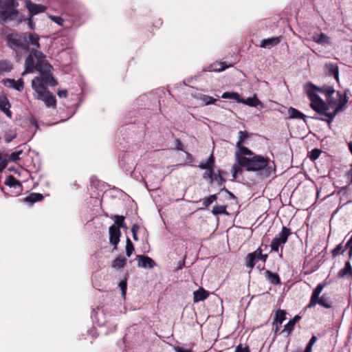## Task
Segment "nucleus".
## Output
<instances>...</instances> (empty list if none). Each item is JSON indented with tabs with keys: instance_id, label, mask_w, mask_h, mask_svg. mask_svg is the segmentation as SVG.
Listing matches in <instances>:
<instances>
[{
	"instance_id": "obj_1",
	"label": "nucleus",
	"mask_w": 352,
	"mask_h": 352,
	"mask_svg": "<svg viewBox=\"0 0 352 352\" xmlns=\"http://www.w3.org/2000/svg\"><path fill=\"white\" fill-rule=\"evenodd\" d=\"M24 66L25 69L21 74L23 76L35 71L40 74L32 80V87L36 94L35 98L43 101L49 107H55V97L47 90L46 85L54 87L57 82L52 76V66L47 60L46 56L41 50L33 48L32 53L26 57Z\"/></svg>"
},
{
	"instance_id": "obj_2",
	"label": "nucleus",
	"mask_w": 352,
	"mask_h": 352,
	"mask_svg": "<svg viewBox=\"0 0 352 352\" xmlns=\"http://www.w3.org/2000/svg\"><path fill=\"white\" fill-rule=\"evenodd\" d=\"M305 91L311 101V109L324 116L325 118L321 120L329 124L348 102L345 93L340 91L336 93L333 87L330 85L317 87L311 82H307L305 85Z\"/></svg>"
},
{
	"instance_id": "obj_3",
	"label": "nucleus",
	"mask_w": 352,
	"mask_h": 352,
	"mask_svg": "<svg viewBox=\"0 0 352 352\" xmlns=\"http://www.w3.org/2000/svg\"><path fill=\"white\" fill-rule=\"evenodd\" d=\"M39 40V36L35 32L12 33L6 36L8 45L16 52L17 56L22 52L25 53L30 52L29 54H30L33 48L39 50L41 48Z\"/></svg>"
},
{
	"instance_id": "obj_4",
	"label": "nucleus",
	"mask_w": 352,
	"mask_h": 352,
	"mask_svg": "<svg viewBox=\"0 0 352 352\" xmlns=\"http://www.w3.org/2000/svg\"><path fill=\"white\" fill-rule=\"evenodd\" d=\"M235 160L247 171L263 170L266 177L272 172V168L269 166L270 160L263 155H254L253 152L252 155L242 154L235 157Z\"/></svg>"
},
{
	"instance_id": "obj_5",
	"label": "nucleus",
	"mask_w": 352,
	"mask_h": 352,
	"mask_svg": "<svg viewBox=\"0 0 352 352\" xmlns=\"http://www.w3.org/2000/svg\"><path fill=\"white\" fill-rule=\"evenodd\" d=\"M325 285L324 283H319L314 289L309 304L307 308H313L316 305H319L324 308L329 309L332 307L333 302L331 298L326 294L320 296Z\"/></svg>"
},
{
	"instance_id": "obj_6",
	"label": "nucleus",
	"mask_w": 352,
	"mask_h": 352,
	"mask_svg": "<svg viewBox=\"0 0 352 352\" xmlns=\"http://www.w3.org/2000/svg\"><path fill=\"white\" fill-rule=\"evenodd\" d=\"M18 5L16 0H3L0 5V20L6 22L16 19L19 14L16 9Z\"/></svg>"
},
{
	"instance_id": "obj_7",
	"label": "nucleus",
	"mask_w": 352,
	"mask_h": 352,
	"mask_svg": "<svg viewBox=\"0 0 352 352\" xmlns=\"http://www.w3.org/2000/svg\"><path fill=\"white\" fill-rule=\"evenodd\" d=\"M291 233L289 228L283 226L281 232L272 239L270 245L271 250L278 252L279 247L283 245L287 241L288 237Z\"/></svg>"
},
{
	"instance_id": "obj_8",
	"label": "nucleus",
	"mask_w": 352,
	"mask_h": 352,
	"mask_svg": "<svg viewBox=\"0 0 352 352\" xmlns=\"http://www.w3.org/2000/svg\"><path fill=\"white\" fill-rule=\"evenodd\" d=\"M248 138V133L245 131H240L239 132V140L236 142V146L237 148V150L235 152V157L242 155L245 154L247 155H252V151L250 150L248 148L243 146V144L244 143V141L245 139Z\"/></svg>"
},
{
	"instance_id": "obj_9",
	"label": "nucleus",
	"mask_w": 352,
	"mask_h": 352,
	"mask_svg": "<svg viewBox=\"0 0 352 352\" xmlns=\"http://www.w3.org/2000/svg\"><path fill=\"white\" fill-rule=\"evenodd\" d=\"M109 243L113 245V250L117 249V246L120 242V238L121 236V231L116 226L112 225L109 228Z\"/></svg>"
},
{
	"instance_id": "obj_10",
	"label": "nucleus",
	"mask_w": 352,
	"mask_h": 352,
	"mask_svg": "<svg viewBox=\"0 0 352 352\" xmlns=\"http://www.w3.org/2000/svg\"><path fill=\"white\" fill-rule=\"evenodd\" d=\"M136 260L138 261V266L143 268L151 269L156 265L151 258L145 255H138Z\"/></svg>"
},
{
	"instance_id": "obj_11",
	"label": "nucleus",
	"mask_w": 352,
	"mask_h": 352,
	"mask_svg": "<svg viewBox=\"0 0 352 352\" xmlns=\"http://www.w3.org/2000/svg\"><path fill=\"white\" fill-rule=\"evenodd\" d=\"M25 6L30 13V16H32L34 14L43 12L45 10V7L41 4H36L32 3L31 1H25Z\"/></svg>"
},
{
	"instance_id": "obj_12",
	"label": "nucleus",
	"mask_w": 352,
	"mask_h": 352,
	"mask_svg": "<svg viewBox=\"0 0 352 352\" xmlns=\"http://www.w3.org/2000/svg\"><path fill=\"white\" fill-rule=\"evenodd\" d=\"M5 85L10 87L14 89L19 91H21L24 89V82L22 78H19V80H16L14 79H9L5 80L4 82Z\"/></svg>"
},
{
	"instance_id": "obj_13",
	"label": "nucleus",
	"mask_w": 352,
	"mask_h": 352,
	"mask_svg": "<svg viewBox=\"0 0 352 352\" xmlns=\"http://www.w3.org/2000/svg\"><path fill=\"white\" fill-rule=\"evenodd\" d=\"M11 105L8 99L5 96H0V109L9 118L12 117V112L10 110Z\"/></svg>"
},
{
	"instance_id": "obj_14",
	"label": "nucleus",
	"mask_w": 352,
	"mask_h": 352,
	"mask_svg": "<svg viewBox=\"0 0 352 352\" xmlns=\"http://www.w3.org/2000/svg\"><path fill=\"white\" fill-rule=\"evenodd\" d=\"M324 67L327 73L329 76H333L337 82L339 80V70L337 64L328 63H326Z\"/></svg>"
},
{
	"instance_id": "obj_15",
	"label": "nucleus",
	"mask_w": 352,
	"mask_h": 352,
	"mask_svg": "<svg viewBox=\"0 0 352 352\" xmlns=\"http://www.w3.org/2000/svg\"><path fill=\"white\" fill-rule=\"evenodd\" d=\"M259 260L257 250H256L254 252L249 253L246 257H245V265L252 269L256 261Z\"/></svg>"
},
{
	"instance_id": "obj_16",
	"label": "nucleus",
	"mask_w": 352,
	"mask_h": 352,
	"mask_svg": "<svg viewBox=\"0 0 352 352\" xmlns=\"http://www.w3.org/2000/svg\"><path fill=\"white\" fill-rule=\"evenodd\" d=\"M5 184L10 187L15 188L17 192H20L22 190L21 182L17 180L13 175H9L7 177Z\"/></svg>"
},
{
	"instance_id": "obj_17",
	"label": "nucleus",
	"mask_w": 352,
	"mask_h": 352,
	"mask_svg": "<svg viewBox=\"0 0 352 352\" xmlns=\"http://www.w3.org/2000/svg\"><path fill=\"white\" fill-rule=\"evenodd\" d=\"M280 42V37H272L263 39L261 42L260 46L263 48L270 47L277 45Z\"/></svg>"
},
{
	"instance_id": "obj_18",
	"label": "nucleus",
	"mask_w": 352,
	"mask_h": 352,
	"mask_svg": "<svg viewBox=\"0 0 352 352\" xmlns=\"http://www.w3.org/2000/svg\"><path fill=\"white\" fill-rule=\"evenodd\" d=\"M208 296V292L203 288H199L193 292V300L195 302L204 300Z\"/></svg>"
},
{
	"instance_id": "obj_19",
	"label": "nucleus",
	"mask_w": 352,
	"mask_h": 352,
	"mask_svg": "<svg viewBox=\"0 0 352 352\" xmlns=\"http://www.w3.org/2000/svg\"><path fill=\"white\" fill-rule=\"evenodd\" d=\"M110 218L114 221V226L118 227L119 230L120 228L127 229V226L124 221L125 217L124 216L115 214L111 215Z\"/></svg>"
},
{
	"instance_id": "obj_20",
	"label": "nucleus",
	"mask_w": 352,
	"mask_h": 352,
	"mask_svg": "<svg viewBox=\"0 0 352 352\" xmlns=\"http://www.w3.org/2000/svg\"><path fill=\"white\" fill-rule=\"evenodd\" d=\"M265 277L270 283L276 285L280 284V279L278 274L273 273L270 270H267L265 271Z\"/></svg>"
},
{
	"instance_id": "obj_21",
	"label": "nucleus",
	"mask_w": 352,
	"mask_h": 352,
	"mask_svg": "<svg viewBox=\"0 0 352 352\" xmlns=\"http://www.w3.org/2000/svg\"><path fill=\"white\" fill-rule=\"evenodd\" d=\"M214 162H215V159H214L213 154L212 153L209 156V157L208 158V160L206 162H201L199 164V167L203 170L204 169H214Z\"/></svg>"
},
{
	"instance_id": "obj_22",
	"label": "nucleus",
	"mask_w": 352,
	"mask_h": 352,
	"mask_svg": "<svg viewBox=\"0 0 352 352\" xmlns=\"http://www.w3.org/2000/svg\"><path fill=\"white\" fill-rule=\"evenodd\" d=\"M43 195L41 193L32 192L30 195L24 198V201L30 204H34L36 201L43 200Z\"/></svg>"
},
{
	"instance_id": "obj_23",
	"label": "nucleus",
	"mask_w": 352,
	"mask_h": 352,
	"mask_svg": "<svg viewBox=\"0 0 352 352\" xmlns=\"http://www.w3.org/2000/svg\"><path fill=\"white\" fill-rule=\"evenodd\" d=\"M312 39L314 42L321 45L330 43L329 38L323 33L314 34Z\"/></svg>"
},
{
	"instance_id": "obj_24",
	"label": "nucleus",
	"mask_w": 352,
	"mask_h": 352,
	"mask_svg": "<svg viewBox=\"0 0 352 352\" xmlns=\"http://www.w3.org/2000/svg\"><path fill=\"white\" fill-rule=\"evenodd\" d=\"M288 114L292 119H302L305 121L306 116L295 108L289 107L288 109Z\"/></svg>"
},
{
	"instance_id": "obj_25",
	"label": "nucleus",
	"mask_w": 352,
	"mask_h": 352,
	"mask_svg": "<svg viewBox=\"0 0 352 352\" xmlns=\"http://www.w3.org/2000/svg\"><path fill=\"white\" fill-rule=\"evenodd\" d=\"M338 276L340 278L352 276V267L349 261L346 262L344 267L340 270Z\"/></svg>"
},
{
	"instance_id": "obj_26",
	"label": "nucleus",
	"mask_w": 352,
	"mask_h": 352,
	"mask_svg": "<svg viewBox=\"0 0 352 352\" xmlns=\"http://www.w3.org/2000/svg\"><path fill=\"white\" fill-rule=\"evenodd\" d=\"M240 103H243L250 107H256L261 104L260 100L256 97V96H254L252 98H248L247 99L241 98V100H240Z\"/></svg>"
},
{
	"instance_id": "obj_27",
	"label": "nucleus",
	"mask_w": 352,
	"mask_h": 352,
	"mask_svg": "<svg viewBox=\"0 0 352 352\" xmlns=\"http://www.w3.org/2000/svg\"><path fill=\"white\" fill-rule=\"evenodd\" d=\"M126 258L123 256H119L112 261V267L116 269H120L125 266Z\"/></svg>"
},
{
	"instance_id": "obj_28",
	"label": "nucleus",
	"mask_w": 352,
	"mask_h": 352,
	"mask_svg": "<svg viewBox=\"0 0 352 352\" xmlns=\"http://www.w3.org/2000/svg\"><path fill=\"white\" fill-rule=\"evenodd\" d=\"M286 312L284 310L278 309L275 314L273 324H281L285 320Z\"/></svg>"
},
{
	"instance_id": "obj_29",
	"label": "nucleus",
	"mask_w": 352,
	"mask_h": 352,
	"mask_svg": "<svg viewBox=\"0 0 352 352\" xmlns=\"http://www.w3.org/2000/svg\"><path fill=\"white\" fill-rule=\"evenodd\" d=\"M221 98L225 99H232L237 101L238 102H240V100H241L240 95L238 93L234 91L224 92L222 94Z\"/></svg>"
},
{
	"instance_id": "obj_30",
	"label": "nucleus",
	"mask_w": 352,
	"mask_h": 352,
	"mask_svg": "<svg viewBox=\"0 0 352 352\" xmlns=\"http://www.w3.org/2000/svg\"><path fill=\"white\" fill-rule=\"evenodd\" d=\"M215 181L218 186H222L225 182L226 179L223 177V171L219 170L217 173H214L213 182Z\"/></svg>"
},
{
	"instance_id": "obj_31",
	"label": "nucleus",
	"mask_w": 352,
	"mask_h": 352,
	"mask_svg": "<svg viewBox=\"0 0 352 352\" xmlns=\"http://www.w3.org/2000/svg\"><path fill=\"white\" fill-rule=\"evenodd\" d=\"M12 69V64L7 60L0 61V74L4 72H8Z\"/></svg>"
},
{
	"instance_id": "obj_32",
	"label": "nucleus",
	"mask_w": 352,
	"mask_h": 352,
	"mask_svg": "<svg viewBox=\"0 0 352 352\" xmlns=\"http://www.w3.org/2000/svg\"><path fill=\"white\" fill-rule=\"evenodd\" d=\"M212 212L214 215L223 214H228V212L226 210V206L223 205L214 206L212 208Z\"/></svg>"
},
{
	"instance_id": "obj_33",
	"label": "nucleus",
	"mask_w": 352,
	"mask_h": 352,
	"mask_svg": "<svg viewBox=\"0 0 352 352\" xmlns=\"http://www.w3.org/2000/svg\"><path fill=\"white\" fill-rule=\"evenodd\" d=\"M199 100L201 101H202L205 105H209L211 104H214L215 102V101L217 100V99L213 98L212 97H211L210 96L204 95V94L200 95Z\"/></svg>"
},
{
	"instance_id": "obj_34",
	"label": "nucleus",
	"mask_w": 352,
	"mask_h": 352,
	"mask_svg": "<svg viewBox=\"0 0 352 352\" xmlns=\"http://www.w3.org/2000/svg\"><path fill=\"white\" fill-rule=\"evenodd\" d=\"M206 171L203 174V178L208 180L210 184L213 182V175L214 173V169H205Z\"/></svg>"
},
{
	"instance_id": "obj_35",
	"label": "nucleus",
	"mask_w": 352,
	"mask_h": 352,
	"mask_svg": "<svg viewBox=\"0 0 352 352\" xmlns=\"http://www.w3.org/2000/svg\"><path fill=\"white\" fill-rule=\"evenodd\" d=\"M134 250V246L129 238L126 239V254L128 257L131 256Z\"/></svg>"
},
{
	"instance_id": "obj_36",
	"label": "nucleus",
	"mask_w": 352,
	"mask_h": 352,
	"mask_svg": "<svg viewBox=\"0 0 352 352\" xmlns=\"http://www.w3.org/2000/svg\"><path fill=\"white\" fill-rule=\"evenodd\" d=\"M217 199V195H211L209 197L204 199L203 201V205L205 207H208L210 205H211L214 201H215Z\"/></svg>"
},
{
	"instance_id": "obj_37",
	"label": "nucleus",
	"mask_w": 352,
	"mask_h": 352,
	"mask_svg": "<svg viewBox=\"0 0 352 352\" xmlns=\"http://www.w3.org/2000/svg\"><path fill=\"white\" fill-rule=\"evenodd\" d=\"M320 154H321V151L320 149L314 148L311 151V152L309 155V158L311 160L314 161L319 157Z\"/></svg>"
},
{
	"instance_id": "obj_38",
	"label": "nucleus",
	"mask_w": 352,
	"mask_h": 352,
	"mask_svg": "<svg viewBox=\"0 0 352 352\" xmlns=\"http://www.w3.org/2000/svg\"><path fill=\"white\" fill-rule=\"evenodd\" d=\"M22 153V151H19L16 152H13L10 154L9 157V160L11 162H16L20 159V155Z\"/></svg>"
},
{
	"instance_id": "obj_39",
	"label": "nucleus",
	"mask_w": 352,
	"mask_h": 352,
	"mask_svg": "<svg viewBox=\"0 0 352 352\" xmlns=\"http://www.w3.org/2000/svg\"><path fill=\"white\" fill-rule=\"evenodd\" d=\"M294 324L289 320L284 327L283 331H285L287 333V334H290V333L293 331L294 327Z\"/></svg>"
},
{
	"instance_id": "obj_40",
	"label": "nucleus",
	"mask_w": 352,
	"mask_h": 352,
	"mask_svg": "<svg viewBox=\"0 0 352 352\" xmlns=\"http://www.w3.org/2000/svg\"><path fill=\"white\" fill-rule=\"evenodd\" d=\"M139 229H140V226L137 224L133 225V226L131 228V232L133 234V238L135 241L138 240V232Z\"/></svg>"
},
{
	"instance_id": "obj_41",
	"label": "nucleus",
	"mask_w": 352,
	"mask_h": 352,
	"mask_svg": "<svg viewBox=\"0 0 352 352\" xmlns=\"http://www.w3.org/2000/svg\"><path fill=\"white\" fill-rule=\"evenodd\" d=\"M344 248L349 249V257L351 259L352 258V236L346 242Z\"/></svg>"
},
{
	"instance_id": "obj_42",
	"label": "nucleus",
	"mask_w": 352,
	"mask_h": 352,
	"mask_svg": "<svg viewBox=\"0 0 352 352\" xmlns=\"http://www.w3.org/2000/svg\"><path fill=\"white\" fill-rule=\"evenodd\" d=\"M50 19L52 21L55 22L60 26H63L65 22V20L62 19L60 16H51Z\"/></svg>"
},
{
	"instance_id": "obj_43",
	"label": "nucleus",
	"mask_w": 352,
	"mask_h": 352,
	"mask_svg": "<svg viewBox=\"0 0 352 352\" xmlns=\"http://www.w3.org/2000/svg\"><path fill=\"white\" fill-rule=\"evenodd\" d=\"M237 164H239L237 162ZM240 165L239 164H233L232 167V177L234 179H236V175H237V173L241 170V168H240Z\"/></svg>"
},
{
	"instance_id": "obj_44",
	"label": "nucleus",
	"mask_w": 352,
	"mask_h": 352,
	"mask_svg": "<svg viewBox=\"0 0 352 352\" xmlns=\"http://www.w3.org/2000/svg\"><path fill=\"white\" fill-rule=\"evenodd\" d=\"M256 250H257V253H258L259 260H261L262 261L265 262L267 261V258L268 256L267 254H262L263 250L261 248V247L258 248Z\"/></svg>"
},
{
	"instance_id": "obj_45",
	"label": "nucleus",
	"mask_w": 352,
	"mask_h": 352,
	"mask_svg": "<svg viewBox=\"0 0 352 352\" xmlns=\"http://www.w3.org/2000/svg\"><path fill=\"white\" fill-rule=\"evenodd\" d=\"M7 160L4 159L0 154V173L2 172L7 166Z\"/></svg>"
},
{
	"instance_id": "obj_46",
	"label": "nucleus",
	"mask_w": 352,
	"mask_h": 352,
	"mask_svg": "<svg viewBox=\"0 0 352 352\" xmlns=\"http://www.w3.org/2000/svg\"><path fill=\"white\" fill-rule=\"evenodd\" d=\"M119 287L122 291V296H124L126 294V280H122L119 283Z\"/></svg>"
},
{
	"instance_id": "obj_47",
	"label": "nucleus",
	"mask_w": 352,
	"mask_h": 352,
	"mask_svg": "<svg viewBox=\"0 0 352 352\" xmlns=\"http://www.w3.org/2000/svg\"><path fill=\"white\" fill-rule=\"evenodd\" d=\"M342 249V244L338 245L333 250L331 251L332 256L333 257L336 256L340 252V250Z\"/></svg>"
},
{
	"instance_id": "obj_48",
	"label": "nucleus",
	"mask_w": 352,
	"mask_h": 352,
	"mask_svg": "<svg viewBox=\"0 0 352 352\" xmlns=\"http://www.w3.org/2000/svg\"><path fill=\"white\" fill-rule=\"evenodd\" d=\"M234 352H250V350L248 347H243L241 344H239L236 347Z\"/></svg>"
},
{
	"instance_id": "obj_49",
	"label": "nucleus",
	"mask_w": 352,
	"mask_h": 352,
	"mask_svg": "<svg viewBox=\"0 0 352 352\" xmlns=\"http://www.w3.org/2000/svg\"><path fill=\"white\" fill-rule=\"evenodd\" d=\"M175 148L178 151H183L184 150V145L182 143V142L179 140V139H177L175 140Z\"/></svg>"
},
{
	"instance_id": "obj_50",
	"label": "nucleus",
	"mask_w": 352,
	"mask_h": 352,
	"mask_svg": "<svg viewBox=\"0 0 352 352\" xmlns=\"http://www.w3.org/2000/svg\"><path fill=\"white\" fill-rule=\"evenodd\" d=\"M219 65H220L219 67H215L213 68V69L214 71L221 72V71H223V70L226 69L228 67L227 65H224L223 63H220Z\"/></svg>"
},
{
	"instance_id": "obj_51",
	"label": "nucleus",
	"mask_w": 352,
	"mask_h": 352,
	"mask_svg": "<svg viewBox=\"0 0 352 352\" xmlns=\"http://www.w3.org/2000/svg\"><path fill=\"white\" fill-rule=\"evenodd\" d=\"M58 96L60 98H66L67 96V91L66 89L58 90Z\"/></svg>"
},
{
	"instance_id": "obj_52",
	"label": "nucleus",
	"mask_w": 352,
	"mask_h": 352,
	"mask_svg": "<svg viewBox=\"0 0 352 352\" xmlns=\"http://www.w3.org/2000/svg\"><path fill=\"white\" fill-rule=\"evenodd\" d=\"M175 350L176 352H192V351L190 349H184L179 346L175 347Z\"/></svg>"
},
{
	"instance_id": "obj_53",
	"label": "nucleus",
	"mask_w": 352,
	"mask_h": 352,
	"mask_svg": "<svg viewBox=\"0 0 352 352\" xmlns=\"http://www.w3.org/2000/svg\"><path fill=\"white\" fill-rule=\"evenodd\" d=\"M28 26L30 27V28L31 30H34L35 28V24L32 22V16H31L28 19Z\"/></svg>"
},
{
	"instance_id": "obj_54",
	"label": "nucleus",
	"mask_w": 352,
	"mask_h": 352,
	"mask_svg": "<svg viewBox=\"0 0 352 352\" xmlns=\"http://www.w3.org/2000/svg\"><path fill=\"white\" fill-rule=\"evenodd\" d=\"M312 346L311 345H310L309 344H307L305 350H302L300 349V352H312Z\"/></svg>"
},
{
	"instance_id": "obj_55",
	"label": "nucleus",
	"mask_w": 352,
	"mask_h": 352,
	"mask_svg": "<svg viewBox=\"0 0 352 352\" xmlns=\"http://www.w3.org/2000/svg\"><path fill=\"white\" fill-rule=\"evenodd\" d=\"M316 340H317V337L316 336H313L311 338L310 340L309 341L308 344L313 346L316 343Z\"/></svg>"
},
{
	"instance_id": "obj_56",
	"label": "nucleus",
	"mask_w": 352,
	"mask_h": 352,
	"mask_svg": "<svg viewBox=\"0 0 352 352\" xmlns=\"http://www.w3.org/2000/svg\"><path fill=\"white\" fill-rule=\"evenodd\" d=\"M300 319V317L298 315L295 316L293 319L290 320L294 324Z\"/></svg>"
},
{
	"instance_id": "obj_57",
	"label": "nucleus",
	"mask_w": 352,
	"mask_h": 352,
	"mask_svg": "<svg viewBox=\"0 0 352 352\" xmlns=\"http://www.w3.org/2000/svg\"><path fill=\"white\" fill-rule=\"evenodd\" d=\"M184 264H185V261L184 260H182V261H179L178 267H177V269L178 270H181L184 266Z\"/></svg>"
},
{
	"instance_id": "obj_58",
	"label": "nucleus",
	"mask_w": 352,
	"mask_h": 352,
	"mask_svg": "<svg viewBox=\"0 0 352 352\" xmlns=\"http://www.w3.org/2000/svg\"><path fill=\"white\" fill-rule=\"evenodd\" d=\"M349 151H351V153L352 154V142L349 143Z\"/></svg>"
},
{
	"instance_id": "obj_59",
	"label": "nucleus",
	"mask_w": 352,
	"mask_h": 352,
	"mask_svg": "<svg viewBox=\"0 0 352 352\" xmlns=\"http://www.w3.org/2000/svg\"><path fill=\"white\" fill-rule=\"evenodd\" d=\"M187 159L190 160H192V156L191 155V154L187 153Z\"/></svg>"
},
{
	"instance_id": "obj_60",
	"label": "nucleus",
	"mask_w": 352,
	"mask_h": 352,
	"mask_svg": "<svg viewBox=\"0 0 352 352\" xmlns=\"http://www.w3.org/2000/svg\"><path fill=\"white\" fill-rule=\"evenodd\" d=\"M226 192H228L230 194V197H234V195L231 192H230L228 190H226Z\"/></svg>"
},
{
	"instance_id": "obj_61",
	"label": "nucleus",
	"mask_w": 352,
	"mask_h": 352,
	"mask_svg": "<svg viewBox=\"0 0 352 352\" xmlns=\"http://www.w3.org/2000/svg\"><path fill=\"white\" fill-rule=\"evenodd\" d=\"M292 352H300V349H297L296 350Z\"/></svg>"
},
{
	"instance_id": "obj_62",
	"label": "nucleus",
	"mask_w": 352,
	"mask_h": 352,
	"mask_svg": "<svg viewBox=\"0 0 352 352\" xmlns=\"http://www.w3.org/2000/svg\"><path fill=\"white\" fill-rule=\"evenodd\" d=\"M182 164H177L176 166H181Z\"/></svg>"
}]
</instances>
